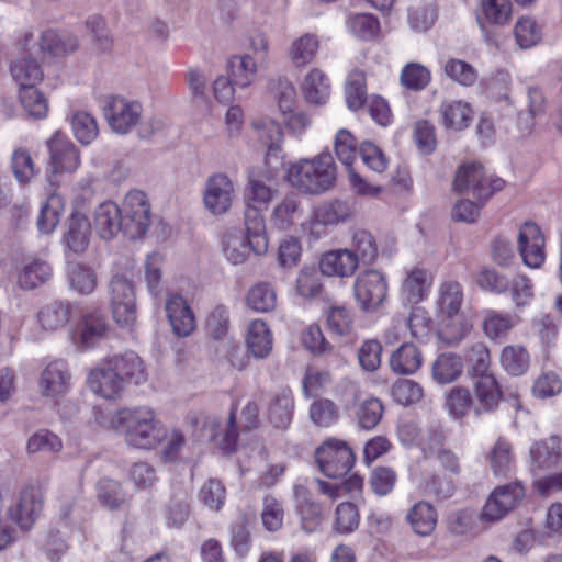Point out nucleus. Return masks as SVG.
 Listing matches in <instances>:
<instances>
[{
  "label": "nucleus",
  "instance_id": "obj_41",
  "mask_svg": "<svg viewBox=\"0 0 562 562\" xmlns=\"http://www.w3.org/2000/svg\"><path fill=\"white\" fill-rule=\"evenodd\" d=\"M277 292L269 282L254 284L246 294L247 306L257 313H269L277 306Z\"/></svg>",
  "mask_w": 562,
  "mask_h": 562
},
{
  "label": "nucleus",
  "instance_id": "obj_42",
  "mask_svg": "<svg viewBox=\"0 0 562 562\" xmlns=\"http://www.w3.org/2000/svg\"><path fill=\"white\" fill-rule=\"evenodd\" d=\"M302 215L299 196L295 193L285 195L273 209L271 221L279 229L290 228Z\"/></svg>",
  "mask_w": 562,
  "mask_h": 562
},
{
  "label": "nucleus",
  "instance_id": "obj_30",
  "mask_svg": "<svg viewBox=\"0 0 562 562\" xmlns=\"http://www.w3.org/2000/svg\"><path fill=\"white\" fill-rule=\"evenodd\" d=\"M108 360L112 368L123 378V382L127 381L135 384H142L147 380V371L142 358L134 351H126L123 355L109 357Z\"/></svg>",
  "mask_w": 562,
  "mask_h": 562
},
{
  "label": "nucleus",
  "instance_id": "obj_36",
  "mask_svg": "<svg viewBox=\"0 0 562 562\" xmlns=\"http://www.w3.org/2000/svg\"><path fill=\"white\" fill-rule=\"evenodd\" d=\"M306 488L302 485L294 486V494L299 501L296 512L301 518V528L307 532H315L323 522V508L319 504L307 499Z\"/></svg>",
  "mask_w": 562,
  "mask_h": 562
},
{
  "label": "nucleus",
  "instance_id": "obj_13",
  "mask_svg": "<svg viewBox=\"0 0 562 562\" xmlns=\"http://www.w3.org/2000/svg\"><path fill=\"white\" fill-rule=\"evenodd\" d=\"M517 249L522 262L529 268H540L546 260V240L540 227L525 222L518 231Z\"/></svg>",
  "mask_w": 562,
  "mask_h": 562
},
{
  "label": "nucleus",
  "instance_id": "obj_39",
  "mask_svg": "<svg viewBox=\"0 0 562 562\" xmlns=\"http://www.w3.org/2000/svg\"><path fill=\"white\" fill-rule=\"evenodd\" d=\"M64 209L65 202L63 196L56 192L49 194L40 210L36 220L37 229L46 235L53 233L59 224Z\"/></svg>",
  "mask_w": 562,
  "mask_h": 562
},
{
  "label": "nucleus",
  "instance_id": "obj_27",
  "mask_svg": "<svg viewBox=\"0 0 562 562\" xmlns=\"http://www.w3.org/2000/svg\"><path fill=\"white\" fill-rule=\"evenodd\" d=\"M462 285L452 279L440 282L437 290L436 306L440 316L453 318L460 313L463 303Z\"/></svg>",
  "mask_w": 562,
  "mask_h": 562
},
{
  "label": "nucleus",
  "instance_id": "obj_60",
  "mask_svg": "<svg viewBox=\"0 0 562 562\" xmlns=\"http://www.w3.org/2000/svg\"><path fill=\"white\" fill-rule=\"evenodd\" d=\"M334 149L338 160L351 169L358 155V146L355 136L348 130L341 128L336 133Z\"/></svg>",
  "mask_w": 562,
  "mask_h": 562
},
{
  "label": "nucleus",
  "instance_id": "obj_29",
  "mask_svg": "<svg viewBox=\"0 0 562 562\" xmlns=\"http://www.w3.org/2000/svg\"><path fill=\"white\" fill-rule=\"evenodd\" d=\"M245 341L247 349L257 359H265L272 351V333L262 319H254L249 323Z\"/></svg>",
  "mask_w": 562,
  "mask_h": 562
},
{
  "label": "nucleus",
  "instance_id": "obj_35",
  "mask_svg": "<svg viewBox=\"0 0 562 562\" xmlns=\"http://www.w3.org/2000/svg\"><path fill=\"white\" fill-rule=\"evenodd\" d=\"M347 249L353 255L357 263L370 266L379 257V245L374 235L367 229H357L352 233Z\"/></svg>",
  "mask_w": 562,
  "mask_h": 562
},
{
  "label": "nucleus",
  "instance_id": "obj_19",
  "mask_svg": "<svg viewBox=\"0 0 562 562\" xmlns=\"http://www.w3.org/2000/svg\"><path fill=\"white\" fill-rule=\"evenodd\" d=\"M71 374L63 360L49 362L41 373L40 389L44 396L58 397L70 389Z\"/></svg>",
  "mask_w": 562,
  "mask_h": 562
},
{
  "label": "nucleus",
  "instance_id": "obj_9",
  "mask_svg": "<svg viewBox=\"0 0 562 562\" xmlns=\"http://www.w3.org/2000/svg\"><path fill=\"white\" fill-rule=\"evenodd\" d=\"M124 234L131 239L142 237L151 222L150 204L143 191H130L123 201Z\"/></svg>",
  "mask_w": 562,
  "mask_h": 562
},
{
  "label": "nucleus",
  "instance_id": "obj_61",
  "mask_svg": "<svg viewBox=\"0 0 562 562\" xmlns=\"http://www.w3.org/2000/svg\"><path fill=\"white\" fill-rule=\"evenodd\" d=\"M205 330L207 336L217 342L231 337L229 314L225 306L218 305L209 314Z\"/></svg>",
  "mask_w": 562,
  "mask_h": 562
},
{
  "label": "nucleus",
  "instance_id": "obj_20",
  "mask_svg": "<svg viewBox=\"0 0 562 562\" xmlns=\"http://www.w3.org/2000/svg\"><path fill=\"white\" fill-rule=\"evenodd\" d=\"M359 265L346 248L333 249L323 254L319 270L324 276L347 279L355 274Z\"/></svg>",
  "mask_w": 562,
  "mask_h": 562
},
{
  "label": "nucleus",
  "instance_id": "obj_22",
  "mask_svg": "<svg viewBox=\"0 0 562 562\" xmlns=\"http://www.w3.org/2000/svg\"><path fill=\"white\" fill-rule=\"evenodd\" d=\"M108 330L109 324L104 314L100 311H89L82 315L74 340L83 348H91L105 337Z\"/></svg>",
  "mask_w": 562,
  "mask_h": 562
},
{
  "label": "nucleus",
  "instance_id": "obj_52",
  "mask_svg": "<svg viewBox=\"0 0 562 562\" xmlns=\"http://www.w3.org/2000/svg\"><path fill=\"white\" fill-rule=\"evenodd\" d=\"M469 363V375L474 379L483 375H491V353L484 342L473 344L465 353Z\"/></svg>",
  "mask_w": 562,
  "mask_h": 562
},
{
  "label": "nucleus",
  "instance_id": "obj_6",
  "mask_svg": "<svg viewBox=\"0 0 562 562\" xmlns=\"http://www.w3.org/2000/svg\"><path fill=\"white\" fill-rule=\"evenodd\" d=\"M525 487L520 482H510L495 487L479 514L480 521L495 524L507 516L524 499Z\"/></svg>",
  "mask_w": 562,
  "mask_h": 562
},
{
  "label": "nucleus",
  "instance_id": "obj_26",
  "mask_svg": "<svg viewBox=\"0 0 562 562\" xmlns=\"http://www.w3.org/2000/svg\"><path fill=\"white\" fill-rule=\"evenodd\" d=\"M53 274L48 262L38 259H25L16 270V282L22 290H34L45 284Z\"/></svg>",
  "mask_w": 562,
  "mask_h": 562
},
{
  "label": "nucleus",
  "instance_id": "obj_1",
  "mask_svg": "<svg viewBox=\"0 0 562 562\" xmlns=\"http://www.w3.org/2000/svg\"><path fill=\"white\" fill-rule=\"evenodd\" d=\"M110 427L122 432L128 446L151 449L165 437L155 412L147 406L122 408L109 419Z\"/></svg>",
  "mask_w": 562,
  "mask_h": 562
},
{
  "label": "nucleus",
  "instance_id": "obj_5",
  "mask_svg": "<svg viewBox=\"0 0 562 562\" xmlns=\"http://www.w3.org/2000/svg\"><path fill=\"white\" fill-rule=\"evenodd\" d=\"M322 473L330 479L346 475L355 463V454L348 443L337 438L326 439L315 451Z\"/></svg>",
  "mask_w": 562,
  "mask_h": 562
},
{
  "label": "nucleus",
  "instance_id": "obj_48",
  "mask_svg": "<svg viewBox=\"0 0 562 562\" xmlns=\"http://www.w3.org/2000/svg\"><path fill=\"white\" fill-rule=\"evenodd\" d=\"M442 69L447 78L462 87H472L479 78L476 68L459 58H448L443 61Z\"/></svg>",
  "mask_w": 562,
  "mask_h": 562
},
{
  "label": "nucleus",
  "instance_id": "obj_24",
  "mask_svg": "<svg viewBox=\"0 0 562 562\" xmlns=\"http://www.w3.org/2000/svg\"><path fill=\"white\" fill-rule=\"evenodd\" d=\"M472 380L475 414L480 415L494 411L502 400V391L494 374L483 375Z\"/></svg>",
  "mask_w": 562,
  "mask_h": 562
},
{
  "label": "nucleus",
  "instance_id": "obj_43",
  "mask_svg": "<svg viewBox=\"0 0 562 562\" xmlns=\"http://www.w3.org/2000/svg\"><path fill=\"white\" fill-rule=\"evenodd\" d=\"M477 519L479 515L471 508L452 512L446 520L447 530L454 537H474L479 533Z\"/></svg>",
  "mask_w": 562,
  "mask_h": 562
},
{
  "label": "nucleus",
  "instance_id": "obj_62",
  "mask_svg": "<svg viewBox=\"0 0 562 562\" xmlns=\"http://www.w3.org/2000/svg\"><path fill=\"white\" fill-rule=\"evenodd\" d=\"M26 449L29 453H58L63 449V441L50 430L41 429L29 438Z\"/></svg>",
  "mask_w": 562,
  "mask_h": 562
},
{
  "label": "nucleus",
  "instance_id": "obj_58",
  "mask_svg": "<svg viewBox=\"0 0 562 562\" xmlns=\"http://www.w3.org/2000/svg\"><path fill=\"white\" fill-rule=\"evenodd\" d=\"M515 323L509 314L488 310L483 321V330L490 339L504 338L514 327Z\"/></svg>",
  "mask_w": 562,
  "mask_h": 562
},
{
  "label": "nucleus",
  "instance_id": "obj_47",
  "mask_svg": "<svg viewBox=\"0 0 562 562\" xmlns=\"http://www.w3.org/2000/svg\"><path fill=\"white\" fill-rule=\"evenodd\" d=\"M78 40L71 34H58L48 30L42 33L40 48L43 53L53 56H61L75 52L78 48Z\"/></svg>",
  "mask_w": 562,
  "mask_h": 562
},
{
  "label": "nucleus",
  "instance_id": "obj_31",
  "mask_svg": "<svg viewBox=\"0 0 562 562\" xmlns=\"http://www.w3.org/2000/svg\"><path fill=\"white\" fill-rule=\"evenodd\" d=\"M244 224L246 237L252 246V252L256 255L266 254L268 249V237L261 211L255 206L247 205L245 209Z\"/></svg>",
  "mask_w": 562,
  "mask_h": 562
},
{
  "label": "nucleus",
  "instance_id": "obj_46",
  "mask_svg": "<svg viewBox=\"0 0 562 562\" xmlns=\"http://www.w3.org/2000/svg\"><path fill=\"white\" fill-rule=\"evenodd\" d=\"M346 102L351 111H358L367 101V78L363 70L352 69L345 86Z\"/></svg>",
  "mask_w": 562,
  "mask_h": 562
},
{
  "label": "nucleus",
  "instance_id": "obj_15",
  "mask_svg": "<svg viewBox=\"0 0 562 562\" xmlns=\"http://www.w3.org/2000/svg\"><path fill=\"white\" fill-rule=\"evenodd\" d=\"M87 383L94 394L106 400L117 398L125 386L123 378L112 368L108 358L89 372Z\"/></svg>",
  "mask_w": 562,
  "mask_h": 562
},
{
  "label": "nucleus",
  "instance_id": "obj_32",
  "mask_svg": "<svg viewBox=\"0 0 562 562\" xmlns=\"http://www.w3.org/2000/svg\"><path fill=\"white\" fill-rule=\"evenodd\" d=\"M302 93L308 103L325 104L330 97V81L319 68H312L302 81Z\"/></svg>",
  "mask_w": 562,
  "mask_h": 562
},
{
  "label": "nucleus",
  "instance_id": "obj_55",
  "mask_svg": "<svg viewBox=\"0 0 562 562\" xmlns=\"http://www.w3.org/2000/svg\"><path fill=\"white\" fill-rule=\"evenodd\" d=\"M431 80V74L427 67L419 63L406 64L400 76L401 85L412 91L424 90Z\"/></svg>",
  "mask_w": 562,
  "mask_h": 562
},
{
  "label": "nucleus",
  "instance_id": "obj_11",
  "mask_svg": "<svg viewBox=\"0 0 562 562\" xmlns=\"http://www.w3.org/2000/svg\"><path fill=\"white\" fill-rule=\"evenodd\" d=\"M43 496L34 486L23 487L16 499L8 507L7 517L15 524L20 530L30 531L38 519L43 509Z\"/></svg>",
  "mask_w": 562,
  "mask_h": 562
},
{
  "label": "nucleus",
  "instance_id": "obj_51",
  "mask_svg": "<svg viewBox=\"0 0 562 562\" xmlns=\"http://www.w3.org/2000/svg\"><path fill=\"white\" fill-rule=\"evenodd\" d=\"M72 133L78 142L83 145L91 144L99 134L95 117L86 111H77L70 117Z\"/></svg>",
  "mask_w": 562,
  "mask_h": 562
},
{
  "label": "nucleus",
  "instance_id": "obj_40",
  "mask_svg": "<svg viewBox=\"0 0 562 562\" xmlns=\"http://www.w3.org/2000/svg\"><path fill=\"white\" fill-rule=\"evenodd\" d=\"M258 65L254 57L245 54L233 56L228 60V74L233 83L237 87L250 86L257 77Z\"/></svg>",
  "mask_w": 562,
  "mask_h": 562
},
{
  "label": "nucleus",
  "instance_id": "obj_16",
  "mask_svg": "<svg viewBox=\"0 0 562 562\" xmlns=\"http://www.w3.org/2000/svg\"><path fill=\"white\" fill-rule=\"evenodd\" d=\"M50 168L54 175L74 172L80 165L79 150L66 136L55 133L48 140Z\"/></svg>",
  "mask_w": 562,
  "mask_h": 562
},
{
  "label": "nucleus",
  "instance_id": "obj_45",
  "mask_svg": "<svg viewBox=\"0 0 562 562\" xmlns=\"http://www.w3.org/2000/svg\"><path fill=\"white\" fill-rule=\"evenodd\" d=\"M10 70L20 89L36 87L44 78L41 66L29 57L15 59L11 64Z\"/></svg>",
  "mask_w": 562,
  "mask_h": 562
},
{
  "label": "nucleus",
  "instance_id": "obj_64",
  "mask_svg": "<svg viewBox=\"0 0 562 562\" xmlns=\"http://www.w3.org/2000/svg\"><path fill=\"white\" fill-rule=\"evenodd\" d=\"M384 413L383 404L380 400L372 397L360 404L357 409V420L362 429L371 430L378 426Z\"/></svg>",
  "mask_w": 562,
  "mask_h": 562
},
{
  "label": "nucleus",
  "instance_id": "obj_37",
  "mask_svg": "<svg viewBox=\"0 0 562 562\" xmlns=\"http://www.w3.org/2000/svg\"><path fill=\"white\" fill-rule=\"evenodd\" d=\"M422 364L423 355L414 344H403L390 358L391 369L396 374H414Z\"/></svg>",
  "mask_w": 562,
  "mask_h": 562
},
{
  "label": "nucleus",
  "instance_id": "obj_7",
  "mask_svg": "<svg viewBox=\"0 0 562 562\" xmlns=\"http://www.w3.org/2000/svg\"><path fill=\"white\" fill-rule=\"evenodd\" d=\"M502 179L487 181L480 164L463 165L457 171L453 188L457 192L471 194L475 200L487 201L503 188Z\"/></svg>",
  "mask_w": 562,
  "mask_h": 562
},
{
  "label": "nucleus",
  "instance_id": "obj_54",
  "mask_svg": "<svg viewBox=\"0 0 562 562\" xmlns=\"http://www.w3.org/2000/svg\"><path fill=\"white\" fill-rule=\"evenodd\" d=\"M284 507L276 496L268 494L262 499L261 521L266 530L277 532L282 529Z\"/></svg>",
  "mask_w": 562,
  "mask_h": 562
},
{
  "label": "nucleus",
  "instance_id": "obj_23",
  "mask_svg": "<svg viewBox=\"0 0 562 562\" xmlns=\"http://www.w3.org/2000/svg\"><path fill=\"white\" fill-rule=\"evenodd\" d=\"M74 306L68 301H54L43 305L36 313L40 327L46 333L64 329L70 322Z\"/></svg>",
  "mask_w": 562,
  "mask_h": 562
},
{
  "label": "nucleus",
  "instance_id": "obj_56",
  "mask_svg": "<svg viewBox=\"0 0 562 562\" xmlns=\"http://www.w3.org/2000/svg\"><path fill=\"white\" fill-rule=\"evenodd\" d=\"M20 102L24 111L34 119H44L48 113V101L37 87L19 89Z\"/></svg>",
  "mask_w": 562,
  "mask_h": 562
},
{
  "label": "nucleus",
  "instance_id": "obj_50",
  "mask_svg": "<svg viewBox=\"0 0 562 562\" xmlns=\"http://www.w3.org/2000/svg\"><path fill=\"white\" fill-rule=\"evenodd\" d=\"M514 35L521 49H529L541 42L542 27L533 18L522 16L514 26Z\"/></svg>",
  "mask_w": 562,
  "mask_h": 562
},
{
  "label": "nucleus",
  "instance_id": "obj_2",
  "mask_svg": "<svg viewBox=\"0 0 562 562\" xmlns=\"http://www.w3.org/2000/svg\"><path fill=\"white\" fill-rule=\"evenodd\" d=\"M286 179L303 193H324L336 182L335 160L329 151H322L312 158H300L289 165Z\"/></svg>",
  "mask_w": 562,
  "mask_h": 562
},
{
  "label": "nucleus",
  "instance_id": "obj_3",
  "mask_svg": "<svg viewBox=\"0 0 562 562\" xmlns=\"http://www.w3.org/2000/svg\"><path fill=\"white\" fill-rule=\"evenodd\" d=\"M133 267H116L109 283L110 307L113 319L121 327H131L137 321Z\"/></svg>",
  "mask_w": 562,
  "mask_h": 562
},
{
  "label": "nucleus",
  "instance_id": "obj_34",
  "mask_svg": "<svg viewBox=\"0 0 562 562\" xmlns=\"http://www.w3.org/2000/svg\"><path fill=\"white\" fill-rule=\"evenodd\" d=\"M257 140L268 150L269 155L279 153L283 143L281 125L273 119L262 116L251 122Z\"/></svg>",
  "mask_w": 562,
  "mask_h": 562
},
{
  "label": "nucleus",
  "instance_id": "obj_59",
  "mask_svg": "<svg viewBox=\"0 0 562 562\" xmlns=\"http://www.w3.org/2000/svg\"><path fill=\"white\" fill-rule=\"evenodd\" d=\"M310 418L317 427H330L339 418L337 405L329 398H319L310 406Z\"/></svg>",
  "mask_w": 562,
  "mask_h": 562
},
{
  "label": "nucleus",
  "instance_id": "obj_14",
  "mask_svg": "<svg viewBox=\"0 0 562 562\" xmlns=\"http://www.w3.org/2000/svg\"><path fill=\"white\" fill-rule=\"evenodd\" d=\"M434 283L432 272L415 265L404 269V278L401 283V296L408 304H418L430 293Z\"/></svg>",
  "mask_w": 562,
  "mask_h": 562
},
{
  "label": "nucleus",
  "instance_id": "obj_21",
  "mask_svg": "<svg viewBox=\"0 0 562 562\" xmlns=\"http://www.w3.org/2000/svg\"><path fill=\"white\" fill-rule=\"evenodd\" d=\"M94 229L102 239L113 238L124 232V217L121 207L113 201H104L94 211Z\"/></svg>",
  "mask_w": 562,
  "mask_h": 562
},
{
  "label": "nucleus",
  "instance_id": "obj_28",
  "mask_svg": "<svg viewBox=\"0 0 562 562\" xmlns=\"http://www.w3.org/2000/svg\"><path fill=\"white\" fill-rule=\"evenodd\" d=\"M405 520L417 536L428 537L437 527L438 513L429 502L419 501L408 509Z\"/></svg>",
  "mask_w": 562,
  "mask_h": 562
},
{
  "label": "nucleus",
  "instance_id": "obj_63",
  "mask_svg": "<svg viewBox=\"0 0 562 562\" xmlns=\"http://www.w3.org/2000/svg\"><path fill=\"white\" fill-rule=\"evenodd\" d=\"M391 395L397 404L408 406L423 398L424 390L417 382L403 379L392 385Z\"/></svg>",
  "mask_w": 562,
  "mask_h": 562
},
{
  "label": "nucleus",
  "instance_id": "obj_49",
  "mask_svg": "<svg viewBox=\"0 0 562 562\" xmlns=\"http://www.w3.org/2000/svg\"><path fill=\"white\" fill-rule=\"evenodd\" d=\"M529 353L522 346L510 345L503 348L501 364L503 369L514 376L522 375L529 368Z\"/></svg>",
  "mask_w": 562,
  "mask_h": 562
},
{
  "label": "nucleus",
  "instance_id": "obj_10",
  "mask_svg": "<svg viewBox=\"0 0 562 562\" xmlns=\"http://www.w3.org/2000/svg\"><path fill=\"white\" fill-rule=\"evenodd\" d=\"M103 111L111 130L124 135L140 122L143 106L138 101L111 95L106 98Z\"/></svg>",
  "mask_w": 562,
  "mask_h": 562
},
{
  "label": "nucleus",
  "instance_id": "obj_18",
  "mask_svg": "<svg viewBox=\"0 0 562 562\" xmlns=\"http://www.w3.org/2000/svg\"><path fill=\"white\" fill-rule=\"evenodd\" d=\"M530 469L533 473L552 469L562 462V437L550 436L533 442L529 450Z\"/></svg>",
  "mask_w": 562,
  "mask_h": 562
},
{
  "label": "nucleus",
  "instance_id": "obj_25",
  "mask_svg": "<svg viewBox=\"0 0 562 562\" xmlns=\"http://www.w3.org/2000/svg\"><path fill=\"white\" fill-rule=\"evenodd\" d=\"M438 112L440 123L450 131H463L473 120L471 104L462 100H445L440 103Z\"/></svg>",
  "mask_w": 562,
  "mask_h": 562
},
{
  "label": "nucleus",
  "instance_id": "obj_17",
  "mask_svg": "<svg viewBox=\"0 0 562 562\" xmlns=\"http://www.w3.org/2000/svg\"><path fill=\"white\" fill-rule=\"evenodd\" d=\"M166 314L172 331L178 337H188L196 328V319L187 300L179 294H170L166 300Z\"/></svg>",
  "mask_w": 562,
  "mask_h": 562
},
{
  "label": "nucleus",
  "instance_id": "obj_12",
  "mask_svg": "<svg viewBox=\"0 0 562 562\" xmlns=\"http://www.w3.org/2000/svg\"><path fill=\"white\" fill-rule=\"evenodd\" d=\"M66 227L63 237L66 247L75 254L85 252L89 247L92 229L83 200H74Z\"/></svg>",
  "mask_w": 562,
  "mask_h": 562
},
{
  "label": "nucleus",
  "instance_id": "obj_44",
  "mask_svg": "<svg viewBox=\"0 0 562 562\" xmlns=\"http://www.w3.org/2000/svg\"><path fill=\"white\" fill-rule=\"evenodd\" d=\"M463 362L459 355L441 353L432 363V378L440 384L456 381L462 373Z\"/></svg>",
  "mask_w": 562,
  "mask_h": 562
},
{
  "label": "nucleus",
  "instance_id": "obj_53",
  "mask_svg": "<svg viewBox=\"0 0 562 562\" xmlns=\"http://www.w3.org/2000/svg\"><path fill=\"white\" fill-rule=\"evenodd\" d=\"M70 286L77 293L88 295L92 293L98 284L95 271L81 263L72 265L68 270Z\"/></svg>",
  "mask_w": 562,
  "mask_h": 562
},
{
  "label": "nucleus",
  "instance_id": "obj_33",
  "mask_svg": "<svg viewBox=\"0 0 562 562\" xmlns=\"http://www.w3.org/2000/svg\"><path fill=\"white\" fill-rule=\"evenodd\" d=\"M319 46L321 42L316 34L305 33L292 41L288 56L294 67L302 68L314 61Z\"/></svg>",
  "mask_w": 562,
  "mask_h": 562
},
{
  "label": "nucleus",
  "instance_id": "obj_4",
  "mask_svg": "<svg viewBox=\"0 0 562 562\" xmlns=\"http://www.w3.org/2000/svg\"><path fill=\"white\" fill-rule=\"evenodd\" d=\"M387 289L386 276L378 269L368 268L356 276L353 295L362 311L372 313L385 301Z\"/></svg>",
  "mask_w": 562,
  "mask_h": 562
},
{
  "label": "nucleus",
  "instance_id": "obj_8",
  "mask_svg": "<svg viewBox=\"0 0 562 562\" xmlns=\"http://www.w3.org/2000/svg\"><path fill=\"white\" fill-rule=\"evenodd\" d=\"M236 199V189L233 180L224 172L211 175L203 189V205L214 216L229 212Z\"/></svg>",
  "mask_w": 562,
  "mask_h": 562
},
{
  "label": "nucleus",
  "instance_id": "obj_57",
  "mask_svg": "<svg viewBox=\"0 0 562 562\" xmlns=\"http://www.w3.org/2000/svg\"><path fill=\"white\" fill-rule=\"evenodd\" d=\"M11 169L14 178L21 184L29 183L38 172L34 160L25 148H16L11 156Z\"/></svg>",
  "mask_w": 562,
  "mask_h": 562
},
{
  "label": "nucleus",
  "instance_id": "obj_38",
  "mask_svg": "<svg viewBox=\"0 0 562 562\" xmlns=\"http://www.w3.org/2000/svg\"><path fill=\"white\" fill-rule=\"evenodd\" d=\"M294 408V400L290 390H281L269 405L268 416L274 427L285 429L291 424Z\"/></svg>",
  "mask_w": 562,
  "mask_h": 562
}]
</instances>
